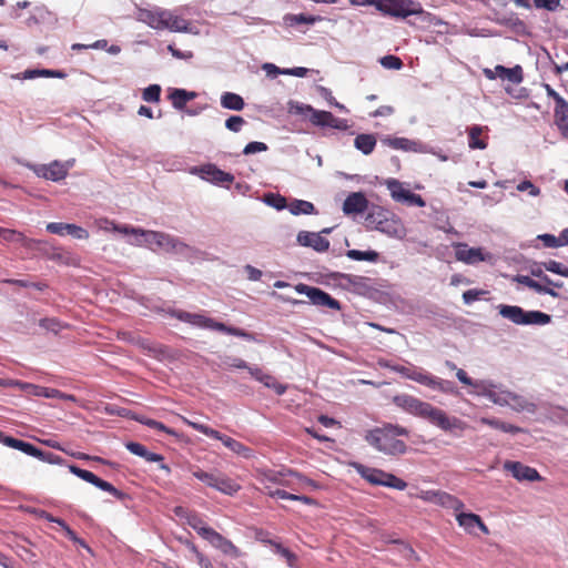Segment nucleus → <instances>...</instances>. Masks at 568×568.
I'll use <instances>...</instances> for the list:
<instances>
[{
    "instance_id": "1",
    "label": "nucleus",
    "mask_w": 568,
    "mask_h": 568,
    "mask_svg": "<svg viewBox=\"0 0 568 568\" xmlns=\"http://www.w3.org/2000/svg\"><path fill=\"white\" fill-rule=\"evenodd\" d=\"M392 402L400 409L408 414L426 419L432 425L438 427L445 433L459 435L467 429L468 425L456 416H449L445 410L433 406L427 402L408 395H395Z\"/></svg>"
},
{
    "instance_id": "2",
    "label": "nucleus",
    "mask_w": 568,
    "mask_h": 568,
    "mask_svg": "<svg viewBox=\"0 0 568 568\" xmlns=\"http://www.w3.org/2000/svg\"><path fill=\"white\" fill-rule=\"evenodd\" d=\"M399 437L408 438L409 430L402 425L392 423H384L365 434V440L368 445L390 457H397L407 452L406 443Z\"/></svg>"
},
{
    "instance_id": "3",
    "label": "nucleus",
    "mask_w": 568,
    "mask_h": 568,
    "mask_svg": "<svg viewBox=\"0 0 568 568\" xmlns=\"http://www.w3.org/2000/svg\"><path fill=\"white\" fill-rule=\"evenodd\" d=\"M138 19L155 30H170L171 32L191 31L189 20L166 9H140Z\"/></svg>"
},
{
    "instance_id": "4",
    "label": "nucleus",
    "mask_w": 568,
    "mask_h": 568,
    "mask_svg": "<svg viewBox=\"0 0 568 568\" xmlns=\"http://www.w3.org/2000/svg\"><path fill=\"white\" fill-rule=\"evenodd\" d=\"M257 480L261 485H263L264 489H270L272 485H280L284 487H288L293 490H296L297 485H307L312 487H317L315 481L303 476L302 474L294 471L292 469H286L282 471L276 470H264L258 473Z\"/></svg>"
},
{
    "instance_id": "5",
    "label": "nucleus",
    "mask_w": 568,
    "mask_h": 568,
    "mask_svg": "<svg viewBox=\"0 0 568 568\" xmlns=\"http://www.w3.org/2000/svg\"><path fill=\"white\" fill-rule=\"evenodd\" d=\"M173 316H175L176 318H179L182 322H185V323L199 326V327L219 331V332H222V333H225L229 335H233V336H237V337H242V338H245L248 341L254 339V336L251 333L245 332L244 329L227 326L224 323L216 322L213 318L206 317L202 314H194V313H189L185 311H175V312H173Z\"/></svg>"
},
{
    "instance_id": "6",
    "label": "nucleus",
    "mask_w": 568,
    "mask_h": 568,
    "mask_svg": "<svg viewBox=\"0 0 568 568\" xmlns=\"http://www.w3.org/2000/svg\"><path fill=\"white\" fill-rule=\"evenodd\" d=\"M180 418L182 419V422L184 424L192 427L193 429L204 434L207 437H211V438L222 442L225 447H227L230 450H232L236 455H240L244 458L252 457V455H253L252 449L248 448L247 446H245L244 444H242L241 442H239L227 435H224V434L209 427L207 425L190 420L189 418H186L184 416H180Z\"/></svg>"
},
{
    "instance_id": "7",
    "label": "nucleus",
    "mask_w": 568,
    "mask_h": 568,
    "mask_svg": "<svg viewBox=\"0 0 568 568\" xmlns=\"http://www.w3.org/2000/svg\"><path fill=\"white\" fill-rule=\"evenodd\" d=\"M499 314L511 321L515 324L519 325H545L550 323L551 317L550 315L542 313L540 311H529L526 312L519 306H511V305H500L499 306Z\"/></svg>"
},
{
    "instance_id": "8",
    "label": "nucleus",
    "mask_w": 568,
    "mask_h": 568,
    "mask_svg": "<svg viewBox=\"0 0 568 568\" xmlns=\"http://www.w3.org/2000/svg\"><path fill=\"white\" fill-rule=\"evenodd\" d=\"M354 467L362 478L372 485L390 487L398 490H404L407 487L405 480L382 469L366 467L362 464H355Z\"/></svg>"
},
{
    "instance_id": "9",
    "label": "nucleus",
    "mask_w": 568,
    "mask_h": 568,
    "mask_svg": "<svg viewBox=\"0 0 568 568\" xmlns=\"http://www.w3.org/2000/svg\"><path fill=\"white\" fill-rule=\"evenodd\" d=\"M300 112H308L310 121L312 124L316 126H327L332 129H336L339 131H345L348 129L347 120L336 118L329 111L316 110L312 105H303L298 108Z\"/></svg>"
},
{
    "instance_id": "10",
    "label": "nucleus",
    "mask_w": 568,
    "mask_h": 568,
    "mask_svg": "<svg viewBox=\"0 0 568 568\" xmlns=\"http://www.w3.org/2000/svg\"><path fill=\"white\" fill-rule=\"evenodd\" d=\"M144 242L149 245L155 244L159 248L166 252H183L187 245L179 239L163 232L141 231Z\"/></svg>"
},
{
    "instance_id": "11",
    "label": "nucleus",
    "mask_w": 568,
    "mask_h": 568,
    "mask_svg": "<svg viewBox=\"0 0 568 568\" xmlns=\"http://www.w3.org/2000/svg\"><path fill=\"white\" fill-rule=\"evenodd\" d=\"M295 291L300 294L306 295L311 303L316 306H323L336 311L341 310L339 302L318 287L300 283L295 286Z\"/></svg>"
},
{
    "instance_id": "12",
    "label": "nucleus",
    "mask_w": 568,
    "mask_h": 568,
    "mask_svg": "<svg viewBox=\"0 0 568 568\" xmlns=\"http://www.w3.org/2000/svg\"><path fill=\"white\" fill-rule=\"evenodd\" d=\"M70 473L75 475L77 477L94 485L95 487L100 488L103 491H106L114 496L115 498L122 500L125 497V494L118 488H115L112 484L109 481H105L101 478H99L97 475H94L92 471L82 469L75 465L69 466Z\"/></svg>"
},
{
    "instance_id": "13",
    "label": "nucleus",
    "mask_w": 568,
    "mask_h": 568,
    "mask_svg": "<svg viewBox=\"0 0 568 568\" xmlns=\"http://www.w3.org/2000/svg\"><path fill=\"white\" fill-rule=\"evenodd\" d=\"M377 8L386 14L400 18L419 12V9L415 8V3L412 0H379Z\"/></svg>"
},
{
    "instance_id": "14",
    "label": "nucleus",
    "mask_w": 568,
    "mask_h": 568,
    "mask_svg": "<svg viewBox=\"0 0 568 568\" xmlns=\"http://www.w3.org/2000/svg\"><path fill=\"white\" fill-rule=\"evenodd\" d=\"M503 468L510 473L518 481H539L542 479L536 468L524 465L520 462L506 460Z\"/></svg>"
},
{
    "instance_id": "15",
    "label": "nucleus",
    "mask_w": 568,
    "mask_h": 568,
    "mask_svg": "<svg viewBox=\"0 0 568 568\" xmlns=\"http://www.w3.org/2000/svg\"><path fill=\"white\" fill-rule=\"evenodd\" d=\"M72 165V162L62 163L59 161H53L47 165L38 166L37 169H34V171L39 176L44 178L47 180L60 181L68 175L69 169Z\"/></svg>"
},
{
    "instance_id": "16",
    "label": "nucleus",
    "mask_w": 568,
    "mask_h": 568,
    "mask_svg": "<svg viewBox=\"0 0 568 568\" xmlns=\"http://www.w3.org/2000/svg\"><path fill=\"white\" fill-rule=\"evenodd\" d=\"M484 75L489 80H495L496 78H500L503 80H508L511 83L518 84L523 81V69L520 65H516L514 68H506L504 65H496L494 70L484 69Z\"/></svg>"
},
{
    "instance_id": "17",
    "label": "nucleus",
    "mask_w": 568,
    "mask_h": 568,
    "mask_svg": "<svg viewBox=\"0 0 568 568\" xmlns=\"http://www.w3.org/2000/svg\"><path fill=\"white\" fill-rule=\"evenodd\" d=\"M455 257L466 264H476L486 261L489 255H486L480 247H469L466 243H457Z\"/></svg>"
},
{
    "instance_id": "18",
    "label": "nucleus",
    "mask_w": 568,
    "mask_h": 568,
    "mask_svg": "<svg viewBox=\"0 0 568 568\" xmlns=\"http://www.w3.org/2000/svg\"><path fill=\"white\" fill-rule=\"evenodd\" d=\"M544 89L548 98L555 101L554 119L555 123L568 120V102L548 83H544Z\"/></svg>"
},
{
    "instance_id": "19",
    "label": "nucleus",
    "mask_w": 568,
    "mask_h": 568,
    "mask_svg": "<svg viewBox=\"0 0 568 568\" xmlns=\"http://www.w3.org/2000/svg\"><path fill=\"white\" fill-rule=\"evenodd\" d=\"M297 243L302 246L312 247L316 252H325L329 248V241L314 232L301 231L297 234Z\"/></svg>"
},
{
    "instance_id": "20",
    "label": "nucleus",
    "mask_w": 568,
    "mask_h": 568,
    "mask_svg": "<svg viewBox=\"0 0 568 568\" xmlns=\"http://www.w3.org/2000/svg\"><path fill=\"white\" fill-rule=\"evenodd\" d=\"M125 447L130 453L144 458L146 462L161 463V469L165 470L166 473L171 471L170 467L163 463L164 457L160 454L149 452L144 445L136 442H128Z\"/></svg>"
},
{
    "instance_id": "21",
    "label": "nucleus",
    "mask_w": 568,
    "mask_h": 568,
    "mask_svg": "<svg viewBox=\"0 0 568 568\" xmlns=\"http://www.w3.org/2000/svg\"><path fill=\"white\" fill-rule=\"evenodd\" d=\"M213 547L222 551L231 558H239L242 556L241 550L227 538L214 530L207 540Z\"/></svg>"
},
{
    "instance_id": "22",
    "label": "nucleus",
    "mask_w": 568,
    "mask_h": 568,
    "mask_svg": "<svg viewBox=\"0 0 568 568\" xmlns=\"http://www.w3.org/2000/svg\"><path fill=\"white\" fill-rule=\"evenodd\" d=\"M456 520L460 527H463L468 534L474 531L475 527H478L484 534H489V529L483 521L480 516L473 513H463L462 510L456 514Z\"/></svg>"
},
{
    "instance_id": "23",
    "label": "nucleus",
    "mask_w": 568,
    "mask_h": 568,
    "mask_svg": "<svg viewBox=\"0 0 568 568\" xmlns=\"http://www.w3.org/2000/svg\"><path fill=\"white\" fill-rule=\"evenodd\" d=\"M200 171L203 179L215 184H230L234 181L231 173L220 170L214 164L203 165Z\"/></svg>"
},
{
    "instance_id": "24",
    "label": "nucleus",
    "mask_w": 568,
    "mask_h": 568,
    "mask_svg": "<svg viewBox=\"0 0 568 568\" xmlns=\"http://www.w3.org/2000/svg\"><path fill=\"white\" fill-rule=\"evenodd\" d=\"M368 201L361 192L351 193L343 203L345 214H362L367 210Z\"/></svg>"
},
{
    "instance_id": "25",
    "label": "nucleus",
    "mask_w": 568,
    "mask_h": 568,
    "mask_svg": "<svg viewBox=\"0 0 568 568\" xmlns=\"http://www.w3.org/2000/svg\"><path fill=\"white\" fill-rule=\"evenodd\" d=\"M27 387L32 388L33 394L36 396L45 397V398H59V399H63V400H70L73 403H75L78 400L74 395L62 393L61 390H59L57 388L36 386V385H31V384H28Z\"/></svg>"
},
{
    "instance_id": "26",
    "label": "nucleus",
    "mask_w": 568,
    "mask_h": 568,
    "mask_svg": "<svg viewBox=\"0 0 568 568\" xmlns=\"http://www.w3.org/2000/svg\"><path fill=\"white\" fill-rule=\"evenodd\" d=\"M212 488L232 496L241 489V486L234 479L222 474H216Z\"/></svg>"
},
{
    "instance_id": "27",
    "label": "nucleus",
    "mask_w": 568,
    "mask_h": 568,
    "mask_svg": "<svg viewBox=\"0 0 568 568\" xmlns=\"http://www.w3.org/2000/svg\"><path fill=\"white\" fill-rule=\"evenodd\" d=\"M195 98V92L186 91L184 89H173L169 94V99L171 100L172 105L178 110L184 109L186 103L194 100Z\"/></svg>"
},
{
    "instance_id": "28",
    "label": "nucleus",
    "mask_w": 568,
    "mask_h": 568,
    "mask_svg": "<svg viewBox=\"0 0 568 568\" xmlns=\"http://www.w3.org/2000/svg\"><path fill=\"white\" fill-rule=\"evenodd\" d=\"M0 237L6 242H19L27 248H31L33 244L38 243L36 240L27 237L23 233L11 229H4Z\"/></svg>"
},
{
    "instance_id": "29",
    "label": "nucleus",
    "mask_w": 568,
    "mask_h": 568,
    "mask_svg": "<svg viewBox=\"0 0 568 568\" xmlns=\"http://www.w3.org/2000/svg\"><path fill=\"white\" fill-rule=\"evenodd\" d=\"M376 138L373 134H358L354 140V145L363 154H371L376 146Z\"/></svg>"
},
{
    "instance_id": "30",
    "label": "nucleus",
    "mask_w": 568,
    "mask_h": 568,
    "mask_svg": "<svg viewBox=\"0 0 568 568\" xmlns=\"http://www.w3.org/2000/svg\"><path fill=\"white\" fill-rule=\"evenodd\" d=\"M484 131V128L480 125H473L468 128V146L470 149H479L484 150L487 148V142L485 139H480V135Z\"/></svg>"
},
{
    "instance_id": "31",
    "label": "nucleus",
    "mask_w": 568,
    "mask_h": 568,
    "mask_svg": "<svg viewBox=\"0 0 568 568\" xmlns=\"http://www.w3.org/2000/svg\"><path fill=\"white\" fill-rule=\"evenodd\" d=\"M437 505L453 509L456 513H459L465 507V504L460 499L446 491H439Z\"/></svg>"
},
{
    "instance_id": "32",
    "label": "nucleus",
    "mask_w": 568,
    "mask_h": 568,
    "mask_svg": "<svg viewBox=\"0 0 568 568\" xmlns=\"http://www.w3.org/2000/svg\"><path fill=\"white\" fill-rule=\"evenodd\" d=\"M221 105L229 110L241 111L244 109V100L241 95L233 92H225L221 97Z\"/></svg>"
},
{
    "instance_id": "33",
    "label": "nucleus",
    "mask_w": 568,
    "mask_h": 568,
    "mask_svg": "<svg viewBox=\"0 0 568 568\" xmlns=\"http://www.w3.org/2000/svg\"><path fill=\"white\" fill-rule=\"evenodd\" d=\"M480 423L493 428L499 429L504 433L518 434L523 432V428L496 418L483 417L480 418Z\"/></svg>"
},
{
    "instance_id": "34",
    "label": "nucleus",
    "mask_w": 568,
    "mask_h": 568,
    "mask_svg": "<svg viewBox=\"0 0 568 568\" xmlns=\"http://www.w3.org/2000/svg\"><path fill=\"white\" fill-rule=\"evenodd\" d=\"M187 524L205 540H209L211 534L214 532V529L206 526L197 515H191L187 518Z\"/></svg>"
},
{
    "instance_id": "35",
    "label": "nucleus",
    "mask_w": 568,
    "mask_h": 568,
    "mask_svg": "<svg viewBox=\"0 0 568 568\" xmlns=\"http://www.w3.org/2000/svg\"><path fill=\"white\" fill-rule=\"evenodd\" d=\"M386 185L390 191L393 199L398 202H405L407 196L410 194V191L406 190L398 180L390 179L386 182Z\"/></svg>"
},
{
    "instance_id": "36",
    "label": "nucleus",
    "mask_w": 568,
    "mask_h": 568,
    "mask_svg": "<svg viewBox=\"0 0 568 568\" xmlns=\"http://www.w3.org/2000/svg\"><path fill=\"white\" fill-rule=\"evenodd\" d=\"M346 256L353 261H367L375 263L379 258V254L376 251H359V250H348L346 252Z\"/></svg>"
},
{
    "instance_id": "37",
    "label": "nucleus",
    "mask_w": 568,
    "mask_h": 568,
    "mask_svg": "<svg viewBox=\"0 0 568 568\" xmlns=\"http://www.w3.org/2000/svg\"><path fill=\"white\" fill-rule=\"evenodd\" d=\"M290 212L294 215L300 214H312L315 212V206L313 203L304 200H294L290 204Z\"/></svg>"
},
{
    "instance_id": "38",
    "label": "nucleus",
    "mask_w": 568,
    "mask_h": 568,
    "mask_svg": "<svg viewBox=\"0 0 568 568\" xmlns=\"http://www.w3.org/2000/svg\"><path fill=\"white\" fill-rule=\"evenodd\" d=\"M518 282L528 286L529 288L535 290L538 293H545L551 296H557V293L552 288L541 285L539 282L530 278L529 276H520L518 278Z\"/></svg>"
},
{
    "instance_id": "39",
    "label": "nucleus",
    "mask_w": 568,
    "mask_h": 568,
    "mask_svg": "<svg viewBox=\"0 0 568 568\" xmlns=\"http://www.w3.org/2000/svg\"><path fill=\"white\" fill-rule=\"evenodd\" d=\"M136 420H139L141 424L150 427V428H153V429H156V430H160V432H163L170 436H175L178 437V433L172 429V428H169L166 427L163 423L161 422H158L155 419H151V418H136Z\"/></svg>"
},
{
    "instance_id": "40",
    "label": "nucleus",
    "mask_w": 568,
    "mask_h": 568,
    "mask_svg": "<svg viewBox=\"0 0 568 568\" xmlns=\"http://www.w3.org/2000/svg\"><path fill=\"white\" fill-rule=\"evenodd\" d=\"M260 383H262L267 388L274 389L278 395L284 394L286 390V386L277 383L276 379L267 373H264L262 378H260Z\"/></svg>"
},
{
    "instance_id": "41",
    "label": "nucleus",
    "mask_w": 568,
    "mask_h": 568,
    "mask_svg": "<svg viewBox=\"0 0 568 568\" xmlns=\"http://www.w3.org/2000/svg\"><path fill=\"white\" fill-rule=\"evenodd\" d=\"M292 24H313L321 20V17H315L306 13L292 14L287 18Z\"/></svg>"
},
{
    "instance_id": "42",
    "label": "nucleus",
    "mask_w": 568,
    "mask_h": 568,
    "mask_svg": "<svg viewBox=\"0 0 568 568\" xmlns=\"http://www.w3.org/2000/svg\"><path fill=\"white\" fill-rule=\"evenodd\" d=\"M387 144L395 150L409 151V150H413V145H415V142H413L406 138H394V139H388Z\"/></svg>"
},
{
    "instance_id": "43",
    "label": "nucleus",
    "mask_w": 568,
    "mask_h": 568,
    "mask_svg": "<svg viewBox=\"0 0 568 568\" xmlns=\"http://www.w3.org/2000/svg\"><path fill=\"white\" fill-rule=\"evenodd\" d=\"M161 95V87L159 84H151L143 90L142 98L146 102H158Z\"/></svg>"
},
{
    "instance_id": "44",
    "label": "nucleus",
    "mask_w": 568,
    "mask_h": 568,
    "mask_svg": "<svg viewBox=\"0 0 568 568\" xmlns=\"http://www.w3.org/2000/svg\"><path fill=\"white\" fill-rule=\"evenodd\" d=\"M37 75L47 77V78H64L65 74L62 71L59 70H33V71H27L26 77L27 78H34Z\"/></svg>"
},
{
    "instance_id": "45",
    "label": "nucleus",
    "mask_w": 568,
    "mask_h": 568,
    "mask_svg": "<svg viewBox=\"0 0 568 568\" xmlns=\"http://www.w3.org/2000/svg\"><path fill=\"white\" fill-rule=\"evenodd\" d=\"M483 395H485L489 400H491L493 403L498 404V405L507 404L508 403L507 397H511L514 399L517 398L516 395H513L510 393H507L506 396H503L500 394H497L494 390H484Z\"/></svg>"
},
{
    "instance_id": "46",
    "label": "nucleus",
    "mask_w": 568,
    "mask_h": 568,
    "mask_svg": "<svg viewBox=\"0 0 568 568\" xmlns=\"http://www.w3.org/2000/svg\"><path fill=\"white\" fill-rule=\"evenodd\" d=\"M223 367L224 368H239V369H246L247 364L244 359L240 357H232V356H225L223 359Z\"/></svg>"
},
{
    "instance_id": "47",
    "label": "nucleus",
    "mask_w": 568,
    "mask_h": 568,
    "mask_svg": "<svg viewBox=\"0 0 568 568\" xmlns=\"http://www.w3.org/2000/svg\"><path fill=\"white\" fill-rule=\"evenodd\" d=\"M381 64L386 69L399 70L403 67V61L396 55H385L381 59Z\"/></svg>"
},
{
    "instance_id": "48",
    "label": "nucleus",
    "mask_w": 568,
    "mask_h": 568,
    "mask_svg": "<svg viewBox=\"0 0 568 568\" xmlns=\"http://www.w3.org/2000/svg\"><path fill=\"white\" fill-rule=\"evenodd\" d=\"M245 120L240 115H231L225 121V126L232 132H240L242 126L245 124Z\"/></svg>"
},
{
    "instance_id": "49",
    "label": "nucleus",
    "mask_w": 568,
    "mask_h": 568,
    "mask_svg": "<svg viewBox=\"0 0 568 568\" xmlns=\"http://www.w3.org/2000/svg\"><path fill=\"white\" fill-rule=\"evenodd\" d=\"M379 229L389 235L399 236L403 231V227L396 222L389 223L388 221H385L384 223L379 222Z\"/></svg>"
},
{
    "instance_id": "50",
    "label": "nucleus",
    "mask_w": 568,
    "mask_h": 568,
    "mask_svg": "<svg viewBox=\"0 0 568 568\" xmlns=\"http://www.w3.org/2000/svg\"><path fill=\"white\" fill-rule=\"evenodd\" d=\"M65 234H69L74 239L79 240H87L89 237V232L85 229L78 226L75 224H69Z\"/></svg>"
},
{
    "instance_id": "51",
    "label": "nucleus",
    "mask_w": 568,
    "mask_h": 568,
    "mask_svg": "<svg viewBox=\"0 0 568 568\" xmlns=\"http://www.w3.org/2000/svg\"><path fill=\"white\" fill-rule=\"evenodd\" d=\"M534 4L537 9L556 11L560 7V0H534Z\"/></svg>"
},
{
    "instance_id": "52",
    "label": "nucleus",
    "mask_w": 568,
    "mask_h": 568,
    "mask_svg": "<svg viewBox=\"0 0 568 568\" xmlns=\"http://www.w3.org/2000/svg\"><path fill=\"white\" fill-rule=\"evenodd\" d=\"M4 282L20 287H34L39 291H42L47 287L44 283H33L24 280H6Z\"/></svg>"
},
{
    "instance_id": "53",
    "label": "nucleus",
    "mask_w": 568,
    "mask_h": 568,
    "mask_svg": "<svg viewBox=\"0 0 568 568\" xmlns=\"http://www.w3.org/2000/svg\"><path fill=\"white\" fill-rule=\"evenodd\" d=\"M265 201L277 210H282L286 206V199L278 194H268L265 196Z\"/></svg>"
},
{
    "instance_id": "54",
    "label": "nucleus",
    "mask_w": 568,
    "mask_h": 568,
    "mask_svg": "<svg viewBox=\"0 0 568 568\" xmlns=\"http://www.w3.org/2000/svg\"><path fill=\"white\" fill-rule=\"evenodd\" d=\"M267 150V145L263 142H250L245 145L244 150H243V153L245 155H248V154H253V153H256V152H264Z\"/></svg>"
},
{
    "instance_id": "55",
    "label": "nucleus",
    "mask_w": 568,
    "mask_h": 568,
    "mask_svg": "<svg viewBox=\"0 0 568 568\" xmlns=\"http://www.w3.org/2000/svg\"><path fill=\"white\" fill-rule=\"evenodd\" d=\"M517 190L520 192L528 191L531 196L540 195V189L534 185L530 181L525 180L517 185Z\"/></svg>"
},
{
    "instance_id": "56",
    "label": "nucleus",
    "mask_w": 568,
    "mask_h": 568,
    "mask_svg": "<svg viewBox=\"0 0 568 568\" xmlns=\"http://www.w3.org/2000/svg\"><path fill=\"white\" fill-rule=\"evenodd\" d=\"M69 223L51 222L47 224V231L52 234L64 235Z\"/></svg>"
},
{
    "instance_id": "57",
    "label": "nucleus",
    "mask_w": 568,
    "mask_h": 568,
    "mask_svg": "<svg viewBox=\"0 0 568 568\" xmlns=\"http://www.w3.org/2000/svg\"><path fill=\"white\" fill-rule=\"evenodd\" d=\"M215 475L216 474L206 473V471L201 470V469H197V470L193 471V476L195 478H197L199 480L203 481L204 484H206L210 487L213 486V481H214Z\"/></svg>"
},
{
    "instance_id": "58",
    "label": "nucleus",
    "mask_w": 568,
    "mask_h": 568,
    "mask_svg": "<svg viewBox=\"0 0 568 568\" xmlns=\"http://www.w3.org/2000/svg\"><path fill=\"white\" fill-rule=\"evenodd\" d=\"M456 376H457L458 381H459L460 383H463L464 385L473 386V387H476V388H477V387H479V386H481V382H474V381H473V379L467 375V373H466L464 369H462V368H458V369L456 371Z\"/></svg>"
},
{
    "instance_id": "59",
    "label": "nucleus",
    "mask_w": 568,
    "mask_h": 568,
    "mask_svg": "<svg viewBox=\"0 0 568 568\" xmlns=\"http://www.w3.org/2000/svg\"><path fill=\"white\" fill-rule=\"evenodd\" d=\"M544 265L547 271L558 274V275H561V276L564 275V272L566 268V266H564L560 262H557L555 260H550V261L546 262Z\"/></svg>"
},
{
    "instance_id": "60",
    "label": "nucleus",
    "mask_w": 568,
    "mask_h": 568,
    "mask_svg": "<svg viewBox=\"0 0 568 568\" xmlns=\"http://www.w3.org/2000/svg\"><path fill=\"white\" fill-rule=\"evenodd\" d=\"M538 239L544 243L546 247H559V239L552 234H542Z\"/></svg>"
},
{
    "instance_id": "61",
    "label": "nucleus",
    "mask_w": 568,
    "mask_h": 568,
    "mask_svg": "<svg viewBox=\"0 0 568 568\" xmlns=\"http://www.w3.org/2000/svg\"><path fill=\"white\" fill-rule=\"evenodd\" d=\"M440 490H423L417 495L424 501L434 503L437 505V499Z\"/></svg>"
},
{
    "instance_id": "62",
    "label": "nucleus",
    "mask_w": 568,
    "mask_h": 568,
    "mask_svg": "<svg viewBox=\"0 0 568 568\" xmlns=\"http://www.w3.org/2000/svg\"><path fill=\"white\" fill-rule=\"evenodd\" d=\"M21 452L36 458L42 457V450L28 442L23 443Z\"/></svg>"
},
{
    "instance_id": "63",
    "label": "nucleus",
    "mask_w": 568,
    "mask_h": 568,
    "mask_svg": "<svg viewBox=\"0 0 568 568\" xmlns=\"http://www.w3.org/2000/svg\"><path fill=\"white\" fill-rule=\"evenodd\" d=\"M168 50L172 53V55L176 59H182V60H189L193 57V53L191 51H180L179 49H176L174 45L170 44L168 47Z\"/></svg>"
},
{
    "instance_id": "64",
    "label": "nucleus",
    "mask_w": 568,
    "mask_h": 568,
    "mask_svg": "<svg viewBox=\"0 0 568 568\" xmlns=\"http://www.w3.org/2000/svg\"><path fill=\"white\" fill-rule=\"evenodd\" d=\"M427 374L428 373L425 372L424 369L414 367L412 374L409 375V379L423 385Z\"/></svg>"
}]
</instances>
